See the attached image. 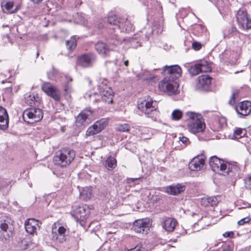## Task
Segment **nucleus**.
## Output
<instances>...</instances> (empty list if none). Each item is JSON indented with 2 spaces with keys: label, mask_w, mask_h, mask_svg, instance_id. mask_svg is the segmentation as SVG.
<instances>
[{
  "label": "nucleus",
  "mask_w": 251,
  "mask_h": 251,
  "mask_svg": "<svg viewBox=\"0 0 251 251\" xmlns=\"http://www.w3.org/2000/svg\"><path fill=\"white\" fill-rule=\"evenodd\" d=\"M205 159L202 156H198L194 158L189 164V168L192 171L201 170L204 165Z\"/></svg>",
  "instance_id": "obj_21"
},
{
  "label": "nucleus",
  "mask_w": 251,
  "mask_h": 251,
  "mask_svg": "<svg viewBox=\"0 0 251 251\" xmlns=\"http://www.w3.org/2000/svg\"><path fill=\"white\" fill-rule=\"evenodd\" d=\"M124 65L126 66H127L128 65V60H126L124 62Z\"/></svg>",
  "instance_id": "obj_56"
},
{
  "label": "nucleus",
  "mask_w": 251,
  "mask_h": 251,
  "mask_svg": "<svg viewBox=\"0 0 251 251\" xmlns=\"http://www.w3.org/2000/svg\"><path fill=\"white\" fill-rule=\"evenodd\" d=\"M212 77L208 75H201L198 77L196 88L200 91H208L210 88Z\"/></svg>",
  "instance_id": "obj_19"
},
{
  "label": "nucleus",
  "mask_w": 251,
  "mask_h": 251,
  "mask_svg": "<svg viewBox=\"0 0 251 251\" xmlns=\"http://www.w3.org/2000/svg\"><path fill=\"white\" fill-rule=\"evenodd\" d=\"M66 45L68 50H73L76 46V40L74 37H72L70 40L66 41Z\"/></svg>",
  "instance_id": "obj_34"
},
{
  "label": "nucleus",
  "mask_w": 251,
  "mask_h": 251,
  "mask_svg": "<svg viewBox=\"0 0 251 251\" xmlns=\"http://www.w3.org/2000/svg\"><path fill=\"white\" fill-rule=\"evenodd\" d=\"M40 98L38 94H32L30 92L24 95V102L27 105L32 106L33 105L38 106L40 103Z\"/></svg>",
  "instance_id": "obj_23"
},
{
  "label": "nucleus",
  "mask_w": 251,
  "mask_h": 251,
  "mask_svg": "<svg viewBox=\"0 0 251 251\" xmlns=\"http://www.w3.org/2000/svg\"><path fill=\"white\" fill-rule=\"evenodd\" d=\"M75 156V151L70 148H63L58 151L54 156L55 165L61 167H66L74 160Z\"/></svg>",
  "instance_id": "obj_4"
},
{
  "label": "nucleus",
  "mask_w": 251,
  "mask_h": 251,
  "mask_svg": "<svg viewBox=\"0 0 251 251\" xmlns=\"http://www.w3.org/2000/svg\"><path fill=\"white\" fill-rule=\"evenodd\" d=\"M13 221L7 216L0 217V238L5 240L12 235L14 227Z\"/></svg>",
  "instance_id": "obj_7"
},
{
  "label": "nucleus",
  "mask_w": 251,
  "mask_h": 251,
  "mask_svg": "<svg viewBox=\"0 0 251 251\" xmlns=\"http://www.w3.org/2000/svg\"><path fill=\"white\" fill-rule=\"evenodd\" d=\"M178 87V84L176 82V79L168 77H164L158 84V88L160 91L171 94H176Z\"/></svg>",
  "instance_id": "obj_9"
},
{
  "label": "nucleus",
  "mask_w": 251,
  "mask_h": 251,
  "mask_svg": "<svg viewBox=\"0 0 251 251\" xmlns=\"http://www.w3.org/2000/svg\"><path fill=\"white\" fill-rule=\"evenodd\" d=\"M140 179V177L138 178H129L127 179V183L129 184H131L132 183H133V185H136L139 184V182H138L139 179Z\"/></svg>",
  "instance_id": "obj_48"
},
{
  "label": "nucleus",
  "mask_w": 251,
  "mask_h": 251,
  "mask_svg": "<svg viewBox=\"0 0 251 251\" xmlns=\"http://www.w3.org/2000/svg\"><path fill=\"white\" fill-rule=\"evenodd\" d=\"M43 117L42 110L38 108H31L25 110L23 114V118L25 122L33 124L41 120Z\"/></svg>",
  "instance_id": "obj_8"
},
{
  "label": "nucleus",
  "mask_w": 251,
  "mask_h": 251,
  "mask_svg": "<svg viewBox=\"0 0 251 251\" xmlns=\"http://www.w3.org/2000/svg\"><path fill=\"white\" fill-rule=\"evenodd\" d=\"M220 196H217L209 197L207 198H202L201 201V203L204 206H216L220 201Z\"/></svg>",
  "instance_id": "obj_26"
},
{
  "label": "nucleus",
  "mask_w": 251,
  "mask_h": 251,
  "mask_svg": "<svg viewBox=\"0 0 251 251\" xmlns=\"http://www.w3.org/2000/svg\"><path fill=\"white\" fill-rule=\"evenodd\" d=\"M179 140L181 142L185 145H187L190 144L189 140L188 138L185 136H181L179 137Z\"/></svg>",
  "instance_id": "obj_50"
},
{
  "label": "nucleus",
  "mask_w": 251,
  "mask_h": 251,
  "mask_svg": "<svg viewBox=\"0 0 251 251\" xmlns=\"http://www.w3.org/2000/svg\"><path fill=\"white\" fill-rule=\"evenodd\" d=\"M68 234V230L63 226H59L57 230L52 228L51 239L56 243H61L66 241Z\"/></svg>",
  "instance_id": "obj_14"
},
{
  "label": "nucleus",
  "mask_w": 251,
  "mask_h": 251,
  "mask_svg": "<svg viewBox=\"0 0 251 251\" xmlns=\"http://www.w3.org/2000/svg\"><path fill=\"white\" fill-rule=\"evenodd\" d=\"M161 73L165 75V77L177 79L181 75L182 70L177 65H166L162 69L160 70Z\"/></svg>",
  "instance_id": "obj_11"
},
{
  "label": "nucleus",
  "mask_w": 251,
  "mask_h": 251,
  "mask_svg": "<svg viewBox=\"0 0 251 251\" xmlns=\"http://www.w3.org/2000/svg\"><path fill=\"white\" fill-rule=\"evenodd\" d=\"M97 95V93H94V95Z\"/></svg>",
  "instance_id": "obj_62"
},
{
  "label": "nucleus",
  "mask_w": 251,
  "mask_h": 251,
  "mask_svg": "<svg viewBox=\"0 0 251 251\" xmlns=\"http://www.w3.org/2000/svg\"><path fill=\"white\" fill-rule=\"evenodd\" d=\"M1 6L4 13L11 14L16 12V8H13L14 4L12 1H7L2 4Z\"/></svg>",
  "instance_id": "obj_29"
},
{
  "label": "nucleus",
  "mask_w": 251,
  "mask_h": 251,
  "mask_svg": "<svg viewBox=\"0 0 251 251\" xmlns=\"http://www.w3.org/2000/svg\"><path fill=\"white\" fill-rule=\"evenodd\" d=\"M222 251H232L229 248L224 249Z\"/></svg>",
  "instance_id": "obj_57"
},
{
  "label": "nucleus",
  "mask_w": 251,
  "mask_h": 251,
  "mask_svg": "<svg viewBox=\"0 0 251 251\" xmlns=\"http://www.w3.org/2000/svg\"><path fill=\"white\" fill-rule=\"evenodd\" d=\"M38 221L34 219H29L25 223L26 231L29 234H32L36 230V226L38 225Z\"/></svg>",
  "instance_id": "obj_25"
},
{
  "label": "nucleus",
  "mask_w": 251,
  "mask_h": 251,
  "mask_svg": "<svg viewBox=\"0 0 251 251\" xmlns=\"http://www.w3.org/2000/svg\"><path fill=\"white\" fill-rule=\"evenodd\" d=\"M236 20L241 28L243 29L251 28V20L248 18L247 12L245 10L243 9L239 10L236 15Z\"/></svg>",
  "instance_id": "obj_13"
},
{
  "label": "nucleus",
  "mask_w": 251,
  "mask_h": 251,
  "mask_svg": "<svg viewBox=\"0 0 251 251\" xmlns=\"http://www.w3.org/2000/svg\"><path fill=\"white\" fill-rule=\"evenodd\" d=\"M55 101H59L60 99L59 91L57 89L51 96H50Z\"/></svg>",
  "instance_id": "obj_46"
},
{
  "label": "nucleus",
  "mask_w": 251,
  "mask_h": 251,
  "mask_svg": "<svg viewBox=\"0 0 251 251\" xmlns=\"http://www.w3.org/2000/svg\"><path fill=\"white\" fill-rule=\"evenodd\" d=\"M237 32V30L236 28L235 27L232 26L229 28L226 32H224V37L226 38L227 37L228 38H230L233 35L235 34Z\"/></svg>",
  "instance_id": "obj_40"
},
{
  "label": "nucleus",
  "mask_w": 251,
  "mask_h": 251,
  "mask_svg": "<svg viewBox=\"0 0 251 251\" xmlns=\"http://www.w3.org/2000/svg\"><path fill=\"white\" fill-rule=\"evenodd\" d=\"M137 107L141 113L140 114H145L149 117L151 114L156 110L155 101L154 102L152 99L149 98L147 99L139 100Z\"/></svg>",
  "instance_id": "obj_10"
},
{
  "label": "nucleus",
  "mask_w": 251,
  "mask_h": 251,
  "mask_svg": "<svg viewBox=\"0 0 251 251\" xmlns=\"http://www.w3.org/2000/svg\"><path fill=\"white\" fill-rule=\"evenodd\" d=\"M107 80L104 79L98 85V93L100 94V98L96 99V101H102L107 103H112L114 97V92L111 87H108L106 85Z\"/></svg>",
  "instance_id": "obj_6"
},
{
  "label": "nucleus",
  "mask_w": 251,
  "mask_h": 251,
  "mask_svg": "<svg viewBox=\"0 0 251 251\" xmlns=\"http://www.w3.org/2000/svg\"><path fill=\"white\" fill-rule=\"evenodd\" d=\"M150 220L149 219H142L134 221L132 229L137 233L147 234L150 228Z\"/></svg>",
  "instance_id": "obj_15"
},
{
  "label": "nucleus",
  "mask_w": 251,
  "mask_h": 251,
  "mask_svg": "<svg viewBox=\"0 0 251 251\" xmlns=\"http://www.w3.org/2000/svg\"><path fill=\"white\" fill-rule=\"evenodd\" d=\"M209 164L213 172L224 176L236 177L240 172V169L236 162L230 163L216 156L210 158Z\"/></svg>",
  "instance_id": "obj_2"
},
{
  "label": "nucleus",
  "mask_w": 251,
  "mask_h": 251,
  "mask_svg": "<svg viewBox=\"0 0 251 251\" xmlns=\"http://www.w3.org/2000/svg\"><path fill=\"white\" fill-rule=\"evenodd\" d=\"M80 195L83 199L86 200L90 199L91 197V193L90 192H85V190H83L81 193Z\"/></svg>",
  "instance_id": "obj_43"
},
{
  "label": "nucleus",
  "mask_w": 251,
  "mask_h": 251,
  "mask_svg": "<svg viewBox=\"0 0 251 251\" xmlns=\"http://www.w3.org/2000/svg\"><path fill=\"white\" fill-rule=\"evenodd\" d=\"M239 91L236 90L232 92V95L230 97V100L228 101V103L230 105H233L235 103V99L238 97Z\"/></svg>",
  "instance_id": "obj_41"
},
{
  "label": "nucleus",
  "mask_w": 251,
  "mask_h": 251,
  "mask_svg": "<svg viewBox=\"0 0 251 251\" xmlns=\"http://www.w3.org/2000/svg\"><path fill=\"white\" fill-rule=\"evenodd\" d=\"M177 224L176 221L171 218H166L163 221L162 226L168 232L173 231Z\"/></svg>",
  "instance_id": "obj_27"
},
{
  "label": "nucleus",
  "mask_w": 251,
  "mask_h": 251,
  "mask_svg": "<svg viewBox=\"0 0 251 251\" xmlns=\"http://www.w3.org/2000/svg\"><path fill=\"white\" fill-rule=\"evenodd\" d=\"M188 71L192 76L198 75L200 73H201L199 62L196 63L194 66H191Z\"/></svg>",
  "instance_id": "obj_36"
},
{
  "label": "nucleus",
  "mask_w": 251,
  "mask_h": 251,
  "mask_svg": "<svg viewBox=\"0 0 251 251\" xmlns=\"http://www.w3.org/2000/svg\"><path fill=\"white\" fill-rule=\"evenodd\" d=\"M251 220V218L249 217L244 218L238 222V224L240 226L244 225L245 223H249Z\"/></svg>",
  "instance_id": "obj_47"
},
{
  "label": "nucleus",
  "mask_w": 251,
  "mask_h": 251,
  "mask_svg": "<svg viewBox=\"0 0 251 251\" xmlns=\"http://www.w3.org/2000/svg\"><path fill=\"white\" fill-rule=\"evenodd\" d=\"M235 108L239 117L248 116L251 113V102L248 100L242 101Z\"/></svg>",
  "instance_id": "obj_18"
},
{
  "label": "nucleus",
  "mask_w": 251,
  "mask_h": 251,
  "mask_svg": "<svg viewBox=\"0 0 251 251\" xmlns=\"http://www.w3.org/2000/svg\"><path fill=\"white\" fill-rule=\"evenodd\" d=\"M28 242L26 239H24L22 241V248L23 250H26L28 246Z\"/></svg>",
  "instance_id": "obj_51"
},
{
  "label": "nucleus",
  "mask_w": 251,
  "mask_h": 251,
  "mask_svg": "<svg viewBox=\"0 0 251 251\" xmlns=\"http://www.w3.org/2000/svg\"><path fill=\"white\" fill-rule=\"evenodd\" d=\"M39 55V52H37V54H36V57H37Z\"/></svg>",
  "instance_id": "obj_61"
},
{
  "label": "nucleus",
  "mask_w": 251,
  "mask_h": 251,
  "mask_svg": "<svg viewBox=\"0 0 251 251\" xmlns=\"http://www.w3.org/2000/svg\"><path fill=\"white\" fill-rule=\"evenodd\" d=\"M199 64L201 73H208L211 71V67L206 60H201Z\"/></svg>",
  "instance_id": "obj_32"
},
{
  "label": "nucleus",
  "mask_w": 251,
  "mask_h": 251,
  "mask_svg": "<svg viewBox=\"0 0 251 251\" xmlns=\"http://www.w3.org/2000/svg\"><path fill=\"white\" fill-rule=\"evenodd\" d=\"M103 25L101 24H100L98 25V28H103Z\"/></svg>",
  "instance_id": "obj_55"
},
{
  "label": "nucleus",
  "mask_w": 251,
  "mask_h": 251,
  "mask_svg": "<svg viewBox=\"0 0 251 251\" xmlns=\"http://www.w3.org/2000/svg\"><path fill=\"white\" fill-rule=\"evenodd\" d=\"M185 186L180 183L170 185L166 188V192L172 195H177L184 192Z\"/></svg>",
  "instance_id": "obj_24"
},
{
  "label": "nucleus",
  "mask_w": 251,
  "mask_h": 251,
  "mask_svg": "<svg viewBox=\"0 0 251 251\" xmlns=\"http://www.w3.org/2000/svg\"><path fill=\"white\" fill-rule=\"evenodd\" d=\"M107 22L109 24L108 30L110 34L107 40L112 45L120 44L123 39L118 36V32H129L133 29V25L127 18H118L116 15L108 16Z\"/></svg>",
  "instance_id": "obj_1"
},
{
  "label": "nucleus",
  "mask_w": 251,
  "mask_h": 251,
  "mask_svg": "<svg viewBox=\"0 0 251 251\" xmlns=\"http://www.w3.org/2000/svg\"><path fill=\"white\" fill-rule=\"evenodd\" d=\"M245 182L246 187L251 190V175H249L247 176L245 179Z\"/></svg>",
  "instance_id": "obj_44"
},
{
  "label": "nucleus",
  "mask_w": 251,
  "mask_h": 251,
  "mask_svg": "<svg viewBox=\"0 0 251 251\" xmlns=\"http://www.w3.org/2000/svg\"><path fill=\"white\" fill-rule=\"evenodd\" d=\"M11 181L7 179L0 177V191H3L7 189L10 185Z\"/></svg>",
  "instance_id": "obj_37"
},
{
  "label": "nucleus",
  "mask_w": 251,
  "mask_h": 251,
  "mask_svg": "<svg viewBox=\"0 0 251 251\" xmlns=\"http://www.w3.org/2000/svg\"><path fill=\"white\" fill-rule=\"evenodd\" d=\"M154 78H155V76L151 74H148L147 75H143V76H141V77H140L141 79H142L143 80H152Z\"/></svg>",
  "instance_id": "obj_49"
},
{
  "label": "nucleus",
  "mask_w": 251,
  "mask_h": 251,
  "mask_svg": "<svg viewBox=\"0 0 251 251\" xmlns=\"http://www.w3.org/2000/svg\"><path fill=\"white\" fill-rule=\"evenodd\" d=\"M131 45L133 48H137L138 47H140L141 46V43L140 41H137L136 36L132 38V39L130 41Z\"/></svg>",
  "instance_id": "obj_42"
},
{
  "label": "nucleus",
  "mask_w": 251,
  "mask_h": 251,
  "mask_svg": "<svg viewBox=\"0 0 251 251\" xmlns=\"http://www.w3.org/2000/svg\"><path fill=\"white\" fill-rule=\"evenodd\" d=\"M184 120L188 130L193 133L202 132L205 128L204 120L201 114L188 111L184 114Z\"/></svg>",
  "instance_id": "obj_3"
},
{
  "label": "nucleus",
  "mask_w": 251,
  "mask_h": 251,
  "mask_svg": "<svg viewBox=\"0 0 251 251\" xmlns=\"http://www.w3.org/2000/svg\"><path fill=\"white\" fill-rule=\"evenodd\" d=\"M42 89L48 96H50L57 90V89L52 86L50 83H44L42 85Z\"/></svg>",
  "instance_id": "obj_30"
},
{
  "label": "nucleus",
  "mask_w": 251,
  "mask_h": 251,
  "mask_svg": "<svg viewBox=\"0 0 251 251\" xmlns=\"http://www.w3.org/2000/svg\"><path fill=\"white\" fill-rule=\"evenodd\" d=\"M108 34L106 36V40L107 41V44L103 42H99L95 45V49L99 53H101L104 55H107L108 52L110 50H113L114 48L117 45H110L107 41V38L108 36L111 34L109 33V30H108Z\"/></svg>",
  "instance_id": "obj_20"
},
{
  "label": "nucleus",
  "mask_w": 251,
  "mask_h": 251,
  "mask_svg": "<svg viewBox=\"0 0 251 251\" xmlns=\"http://www.w3.org/2000/svg\"><path fill=\"white\" fill-rule=\"evenodd\" d=\"M130 129V126L127 124H119L116 127V130L120 132H128Z\"/></svg>",
  "instance_id": "obj_38"
},
{
  "label": "nucleus",
  "mask_w": 251,
  "mask_h": 251,
  "mask_svg": "<svg viewBox=\"0 0 251 251\" xmlns=\"http://www.w3.org/2000/svg\"><path fill=\"white\" fill-rule=\"evenodd\" d=\"M214 120L216 123L219 124L218 128H222L225 125H226V119L225 117L218 116L214 117Z\"/></svg>",
  "instance_id": "obj_39"
},
{
  "label": "nucleus",
  "mask_w": 251,
  "mask_h": 251,
  "mask_svg": "<svg viewBox=\"0 0 251 251\" xmlns=\"http://www.w3.org/2000/svg\"><path fill=\"white\" fill-rule=\"evenodd\" d=\"M146 38L148 40L149 39V35H146Z\"/></svg>",
  "instance_id": "obj_59"
},
{
  "label": "nucleus",
  "mask_w": 251,
  "mask_h": 251,
  "mask_svg": "<svg viewBox=\"0 0 251 251\" xmlns=\"http://www.w3.org/2000/svg\"><path fill=\"white\" fill-rule=\"evenodd\" d=\"M192 30L193 34L198 36H202V34L205 33L206 31L205 26L201 24L194 25Z\"/></svg>",
  "instance_id": "obj_28"
},
{
  "label": "nucleus",
  "mask_w": 251,
  "mask_h": 251,
  "mask_svg": "<svg viewBox=\"0 0 251 251\" xmlns=\"http://www.w3.org/2000/svg\"><path fill=\"white\" fill-rule=\"evenodd\" d=\"M66 78L67 79L68 81L69 80L70 81H72V78L70 77H66Z\"/></svg>",
  "instance_id": "obj_58"
},
{
  "label": "nucleus",
  "mask_w": 251,
  "mask_h": 251,
  "mask_svg": "<svg viewBox=\"0 0 251 251\" xmlns=\"http://www.w3.org/2000/svg\"><path fill=\"white\" fill-rule=\"evenodd\" d=\"M234 235L232 231L226 232L223 234V236L225 237H232Z\"/></svg>",
  "instance_id": "obj_53"
},
{
  "label": "nucleus",
  "mask_w": 251,
  "mask_h": 251,
  "mask_svg": "<svg viewBox=\"0 0 251 251\" xmlns=\"http://www.w3.org/2000/svg\"><path fill=\"white\" fill-rule=\"evenodd\" d=\"M9 117L6 110L0 106V129L6 130L8 127Z\"/></svg>",
  "instance_id": "obj_22"
},
{
  "label": "nucleus",
  "mask_w": 251,
  "mask_h": 251,
  "mask_svg": "<svg viewBox=\"0 0 251 251\" xmlns=\"http://www.w3.org/2000/svg\"><path fill=\"white\" fill-rule=\"evenodd\" d=\"M93 112L90 109L86 108L81 111L76 118L77 126H85L88 124L87 120H90L92 117Z\"/></svg>",
  "instance_id": "obj_17"
},
{
  "label": "nucleus",
  "mask_w": 251,
  "mask_h": 251,
  "mask_svg": "<svg viewBox=\"0 0 251 251\" xmlns=\"http://www.w3.org/2000/svg\"><path fill=\"white\" fill-rule=\"evenodd\" d=\"M90 211L89 206L86 204H80L72 207L71 214L81 226L85 225V221L88 218Z\"/></svg>",
  "instance_id": "obj_5"
},
{
  "label": "nucleus",
  "mask_w": 251,
  "mask_h": 251,
  "mask_svg": "<svg viewBox=\"0 0 251 251\" xmlns=\"http://www.w3.org/2000/svg\"><path fill=\"white\" fill-rule=\"evenodd\" d=\"M184 115L183 114L182 111L176 109L174 110L172 113V119L175 121L179 120L181 118H184Z\"/></svg>",
  "instance_id": "obj_35"
},
{
  "label": "nucleus",
  "mask_w": 251,
  "mask_h": 251,
  "mask_svg": "<svg viewBox=\"0 0 251 251\" xmlns=\"http://www.w3.org/2000/svg\"><path fill=\"white\" fill-rule=\"evenodd\" d=\"M192 48L195 50H199L201 48V44L198 42L194 41L192 45Z\"/></svg>",
  "instance_id": "obj_45"
},
{
  "label": "nucleus",
  "mask_w": 251,
  "mask_h": 251,
  "mask_svg": "<svg viewBox=\"0 0 251 251\" xmlns=\"http://www.w3.org/2000/svg\"><path fill=\"white\" fill-rule=\"evenodd\" d=\"M209 0L211 1L212 2H215L217 0Z\"/></svg>",
  "instance_id": "obj_60"
},
{
  "label": "nucleus",
  "mask_w": 251,
  "mask_h": 251,
  "mask_svg": "<svg viewBox=\"0 0 251 251\" xmlns=\"http://www.w3.org/2000/svg\"><path fill=\"white\" fill-rule=\"evenodd\" d=\"M246 134V130L241 128L236 127L234 131L232 138L238 139L244 137Z\"/></svg>",
  "instance_id": "obj_33"
},
{
  "label": "nucleus",
  "mask_w": 251,
  "mask_h": 251,
  "mask_svg": "<svg viewBox=\"0 0 251 251\" xmlns=\"http://www.w3.org/2000/svg\"><path fill=\"white\" fill-rule=\"evenodd\" d=\"M117 166L116 159L111 156H108L105 160V167L108 170H113Z\"/></svg>",
  "instance_id": "obj_31"
},
{
  "label": "nucleus",
  "mask_w": 251,
  "mask_h": 251,
  "mask_svg": "<svg viewBox=\"0 0 251 251\" xmlns=\"http://www.w3.org/2000/svg\"><path fill=\"white\" fill-rule=\"evenodd\" d=\"M96 60V55L91 53H84L77 57V64L82 68H89L93 66Z\"/></svg>",
  "instance_id": "obj_12"
},
{
  "label": "nucleus",
  "mask_w": 251,
  "mask_h": 251,
  "mask_svg": "<svg viewBox=\"0 0 251 251\" xmlns=\"http://www.w3.org/2000/svg\"><path fill=\"white\" fill-rule=\"evenodd\" d=\"M140 1H141L143 4L145 5H146L147 6H149V4H152V2L154 1V0H139Z\"/></svg>",
  "instance_id": "obj_52"
},
{
  "label": "nucleus",
  "mask_w": 251,
  "mask_h": 251,
  "mask_svg": "<svg viewBox=\"0 0 251 251\" xmlns=\"http://www.w3.org/2000/svg\"><path fill=\"white\" fill-rule=\"evenodd\" d=\"M34 3H40L43 0H30Z\"/></svg>",
  "instance_id": "obj_54"
},
{
  "label": "nucleus",
  "mask_w": 251,
  "mask_h": 251,
  "mask_svg": "<svg viewBox=\"0 0 251 251\" xmlns=\"http://www.w3.org/2000/svg\"><path fill=\"white\" fill-rule=\"evenodd\" d=\"M107 125V122L105 119H101L96 122L90 126L86 131L87 136H93L103 130Z\"/></svg>",
  "instance_id": "obj_16"
}]
</instances>
